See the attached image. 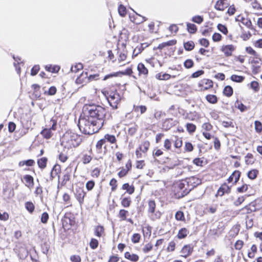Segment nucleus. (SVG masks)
Listing matches in <instances>:
<instances>
[{
  "label": "nucleus",
  "instance_id": "bf43d9fd",
  "mask_svg": "<svg viewBox=\"0 0 262 262\" xmlns=\"http://www.w3.org/2000/svg\"><path fill=\"white\" fill-rule=\"evenodd\" d=\"M245 198L244 196L238 197V199L234 201V205L236 206H238L242 204L245 201Z\"/></svg>",
  "mask_w": 262,
  "mask_h": 262
},
{
  "label": "nucleus",
  "instance_id": "7ed1b4c3",
  "mask_svg": "<svg viewBox=\"0 0 262 262\" xmlns=\"http://www.w3.org/2000/svg\"><path fill=\"white\" fill-rule=\"evenodd\" d=\"M82 141L81 137L77 134L71 131L66 132L63 135L61 144L68 148L78 146Z\"/></svg>",
  "mask_w": 262,
  "mask_h": 262
},
{
  "label": "nucleus",
  "instance_id": "603ef678",
  "mask_svg": "<svg viewBox=\"0 0 262 262\" xmlns=\"http://www.w3.org/2000/svg\"><path fill=\"white\" fill-rule=\"evenodd\" d=\"M70 174L68 172H66L63 176V180L62 181V185H65L68 181L70 180Z\"/></svg>",
  "mask_w": 262,
  "mask_h": 262
},
{
  "label": "nucleus",
  "instance_id": "473e14b6",
  "mask_svg": "<svg viewBox=\"0 0 262 262\" xmlns=\"http://www.w3.org/2000/svg\"><path fill=\"white\" fill-rule=\"evenodd\" d=\"M47 162V159L43 157L38 160L37 164L40 168H44L46 167Z\"/></svg>",
  "mask_w": 262,
  "mask_h": 262
},
{
  "label": "nucleus",
  "instance_id": "58836bf2",
  "mask_svg": "<svg viewBox=\"0 0 262 262\" xmlns=\"http://www.w3.org/2000/svg\"><path fill=\"white\" fill-rule=\"evenodd\" d=\"M187 130L189 133H193L195 132L196 129V126L194 124L192 123H187L186 125Z\"/></svg>",
  "mask_w": 262,
  "mask_h": 262
},
{
  "label": "nucleus",
  "instance_id": "37998d69",
  "mask_svg": "<svg viewBox=\"0 0 262 262\" xmlns=\"http://www.w3.org/2000/svg\"><path fill=\"white\" fill-rule=\"evenodd\" d=\"M134 110L135 112L140 111L141 114H142L146 111L147 108L144 105H140L134 106Z\"/></svg>",
  "mask_w": 262,
  "mask_h": 262
},
{
  "label": "nucleus",
  "instance_id": "0eeeda50",
  "mask_svg": "<svg viewBox=\"0 0 262 262\" xmlns=\"http://www.w3.org/2000/svg\"><path fill=\"white\" fill-rule=\"evenodd\" d=\"M74 194L79 204L80 205L83 204L84 202V198L86 195V192L84 191L83 189L80 187H77L75 189Z\"/></svg>",
  "mask_w": 262,
  "mask_h": 262
},
{
  "label": "nucleus",
  "instance_id": "338daca9",
  "mask_svg": "<svg viewBox=\"0 0 262 262\" xmlns=\"http://www.w3.org/2000/svg\"><path fill=\"white\" fill-rule=\"evenodd\" d=\"M203 162V160L199 158H195L193 160V163L196 166H202Z\"/></svg>",
  "mask_w": 262,
  "mask_h": 262
},
{
  "label": "nucleus",
  "instance_id": "ddd939ff",
  "mask_svg": "<svg viewBox=\"0 0 262 262\" xmlns=\"http://www.w3.org/2000/svg\"><path fill=\"white\" fill-rule=\"evenodd\" d=\"M177 121L172 118H168L165 120L163 123V127L165 130H168L172 126L176 125Z\"/></svg>",
  "mask_w": 262,
  "mask_h": 262
},
{
  "label": "nucleus",
  "instance_id": "a19ab883",
  "mask_svg": "<svg viewBox=\"0 0 262 262\" xmlns=\"http://www.w3.org/2000/svg\"><path fill=\"white\" fill-rule=\"evenodd\" d=\"M176 219L178 221H183L185 220L184 215L183 212L177 211L175 215Z\"/></svg>",
  "mask_w": 262,
  "mask_h": 262
},
{
  "label": "nucleus",
  "instance_id": "13d9d810",
  "mask_svg": "<svg viewBox=\"0 0 262 262\" xmlns=\"http://www.w3.org/2000/svg\"><path fill=\"white\" fill-rule=\"evenodd\" d=\"M92 158L91 156L84 155L82 158V162L84 164H88L92 160Z\"/></svg>",
  "mask_w": 262,
  "mask_h": 262
},
{
  "label": "nucleus",
  "instance_id": "412c9836",
  "mask_svg": "<svg viewBox=\"0 0 262 262\" xmlns=\"http://www.w3.org/2000/svg\"><path fill=\"white\" fill-rule=\"evenodd\" d=\"M125 257L130 260L132 261L136 262L139 259V256L135 254H131L129 252H126L124 254Z\"/></svg>",
  "mask_w": 262,
  "mask_h": 262
},
{
  "label": "nucleus",
  "instance_id": "4468645a",
  "mask_svg": "<svg viewBox=\"0 0 262 262\" xmlns=\"http://www.w3.org/2000/svg\"><path fill=\"white\" fill-rule=\"evenodd\" d=\"M40 134L42 136L47 139H50L53 135L52 130L50 129L48 127H46L42 130L40 132Z\"/></svg>",
  "mask_w": 262,
  "mask_h": 262
},
{
  "label": "nucleus",
  "instance_id": "f257e3e1",
  "mask_svg": "<svg viewBox=\"0 0 262 262\" xmlns=\"http://www.w3.org/2000/svg\"><path fill=\"white\" fill-rule=\"evenodd\" d=\"M82 112L84 116L95 121L97 124L100 123L101 127L103 126L106 115V110L104 107L94 104H86L83 106Z\"/></svg>",
  "mask_w": 262,
  "mask_h": 262
},
{
  "label": "nucleus",
  "instance_id": "dca6fc26",
  "mask_svg": "<svg viewBox=\"0 0 262 262\" xmlns=\"http://www.w3.org/2000/svg\"><path fill=\"white\" fill-rule=\"evenodd\" d=\"M60 170V166L59 165L56 164L55 165L51 172H50V180H52L53 178H54L59 172Z\"/></svg>",
  "mask_w": 262,
  "mask_h": 262
},
{
  "label": "nucleus",
  "instance_id": "2f4dec72",
  "mask_svg": "<svg viewBox=\"0 0 262 262\" xmlns=\"http://www.w3.org/2000/svg\"><path fill=\"white\" fill-rule=\"evenodd\" d=\"M103 139H105V141L107 140L108 142L112 144L115 143L116 142L115 136L110 134L105 135Z\"/></svg>",
  "mask_w": 262,
  "mask_h": 262
},
{
  "label": "nucleus",
  "instance_id": "9b49d317",
  "mask_svg": "<svg viewBox=\"0 0 262 262\" xmlns=\"http://www.w3.org/2000/svg\"><path fill=\"white\" fill-rule=\"evenodd\" d=\"M192 252L193 247L191 245H185L181 251V255L185 258L191 255Z\"/></svg>",
  "mask_w": 262,
  "mask_h": 262
},
{
  "label": "nucleus",
  "instance_id": "1a4fd4ad",
  "mask_svg": "<svg viewBox=\"0 0 262 262\" xmlns=\"http://www.w3.org/2000/svg\"><path fill=\"white\" fill-rule=\"evenodd\" d=\"M236 48L232 45H228L223 46L221 48V51L224 53V55L227 56H231L232 52L235 51Z\"/></svg>",
  "mask_w": 262,
  "mask_h": 262
},
{
  "label": "nucleus",
  "instance_id": "680f3d73",
  "mask_svg": "<svg viewBox=\"0 0 262 262\" xmlns=\"http://www.w3.org/2000/svg\"><path fill=\"white\" fill-rule=\"evenodd\" d=\"M95 186V182L94 181L91 180L88 181L86 183V188L88 189V190L90 191L92 190V189L94 188Z\"/></svg>",
  "mask_w": 262,
  "mask_h": 262
},
{
  "label": "nucleus",
  "instance_id": "f3484780",
  "mask_svg": "<svg viewBox=\"0 0 262 262\" xmlns=\"http://www.w3.org/2000/svg\"><path fill=\"white\" fill-rule=\"evenodd\" d=\"M24 179L25 181L26 184V186L28 187H31L33 186L34 184L33 178L30 175H25L24 177Z\"/></svg>",
  "mask_w": 262,
  "mask_h": 262
},
{
  "label": "nucleus",
  "instance_id": "aec40b11",
  "mask_svg": "<svg viewBox=\"0 0 262 262\" xmlns=\"http://www.w3.org/2000/svg\"><path fill=\"white\" fill-rule=\"evenodd\" d=\"M176 43H177V41L175 40H169L168 41H167L165 42H163L161 44H159L157 47V49L162 50L165 47L171 46L174 45Z\"/></svg>",
  "mask_w": 262,
  "mask_h": 262
},
{
  "label": "nucleus",
  "instance_id": "9d476101",
  "mask_svg": "<svg viewBox=\"0 0 262 262\" xmlns=\"http://www.w3.org/2000/svg\"><path fill=\"white\" fill-rule=\"evenodd\" d=\"M231 191V187L224 183L221 185L217 190L216 196L220 195L222 196L225 193H229Z\"/></svg>",
  "mask_w": 262,
  "mask_h": 262
},
{
  "label": "nucleus",
  "instance_id": "f03ea898",
  "mask_svg": "<svg viewBox=\"0 0 262 262\" xmlns=\"http://www.w3.org/2000/svg\"><path fill=\"white\" fill-rule=\"evenodd\" d=\"M78 126L80 130L86 135H93L101 128L100 123L97 124L95 121L85 116L80 118Z\"/></svg>",
  "mask_w": 262,
  "mask_h": 262
},
{
  "label": "nucleus",
  "instance_id": "e2e57ef3",
  "mask_svg": "<svg viewBox=\"0 0 262 262\" xmlns=\"http://www.w3.org/2000/svg\"><path fill=\"white\" fill-rule=\"evenodd\" d=\"M49 219V214L47 212H43L41 217V222L42 223H47Z\"/></svg>",
  "mask_w": 262,
  "mask_h": 262
},
{
  "label": "nucleus",
  "instance_id": "bb28decb",
  "mask_svg": "<svg viewBox=\"0 0 262 262\" xmlns=\"http://www.w3.org/2000/svg\"><path fill=\"white\" fill-rule=\"evenodd\" d=\"M206 99L208 102L212 104H215L217 102V98L214 95H207Z\"/></svg>",
  "mask_w": 262,
  "mask_h": 262
},
{
  "label": "nucleus",
  "instance_id": "0e129e2a",
  "mask_svg": "<svg viewBox=\"0 0 262 262\" xmlns=\"http://www.w3.org/2000/svg\"><path fill=\"white\" fill-rule=\"evenodd\" d=\"M241 211H242V214H249L252 212V209H250V207L248 206H246L245 207L243 208L241 210Z\"/></svg>",
  "mask_w": 262,
  "mask_h": 262
},
{
  "label": "nucleus",
  "instance_id": "8fccbe9b",
  "mask_svg": "<svg viewBox=\"0 0 262 262\" xmlns=\"http://www.w3.org/2000/svg\"><path fill=\"white\" fill-rule=\"evenodd\" d=\"M217 29L224 34H227L228 33L227 28L222 24H219L217 25Z\"/></svg>",
  "mask_w": 262,
  "mask_h": 262
},
{
  "label": "nucleus",
  "instance_id": "c03bdc74",
  "mask_svg": "<svg viewBox=\"0 0 262 262\" xmlns=\"http://www.w3.org/2000/svg\"><path fill=\"white\" fill-rule=\"evenodd\" d=\"M250 87L256 92H258L259 90V84L255 81H253L251 82Z\"/></svg>",
  "mask_w": 262,
  "mask_h": 262
},
{
  "label": "nucleus",
  "instance_id": "6e6d98bb",
  "mask_svg": "<svg viewBox=\"0 0 262 262\" xmlns=\"http://www.w3.org/2000/svg\"><path fill=\"white\" fill-rule=\"evenodd\" d=\"M176 246V243L174 241H171L167 248V250L168 252H172L174 250Z\"/></svg>",
  "mask_w": 262,
  "mask_h": 262
},
{
  "label": "nucleus",
  "instance_id": "c9c22d12",
  "mask_svg": "<svg viewBox=\"0 0 262 262\" xmlns=\"http://www.w3.org/2000/svg\"><path fill=\"white\" fill-rule=\"evenodd\" d=\"M149 146V143L148 141L144 142L139 147L140 151L146 152Z\"/></svg>",
  "mask_w": 262,
  "mask_h": 262
},
{
  "label": "nucleus",
  "instance_id": "5701e85b",
  "mask_svg": "<svg viewBox=\"0 0 262 262\" xmlns=\"http://www.w3.org/2000/svg\"><path fill=\"white\" fill-rule=\"evenodd\" d=\"M122 189L126 190V192L131 194L134 192L135 188L133 185H129L128 183H125L122 185Z\"/></svg>",
  "mask_w": 262,
  "mask_h": 262
},
{
  "label": "nucleus",
  "instance_id": "20e7f679",
  "mask_svg": "<svg viewBox=\"0 0 262 262\" xmlns=\"http://www.w3.org/2000/svg\"><path fill=\"white\" fill-rule=\"evenodd\" d=\"M108 94L107 100L110 105L113 108H117V105L121 100L120 95L116 91H111Z\"/></svg>",
  "mask_w": 262,
  "mask_h": 262
},
{
  "label": "nucleus",
  "instance_id": "774afa93",
  "mask_svg": "<svg viewBox=\"0 0 262 262\" xmlns=\"http://www.w3.org/2000/svg\"><path fill=\"white\" fill-rule=\"evenodd\" d=\"M70 259L72 262H80L81 258L80 256L78 255H72L70 257Z\"/></svg>",
  "mask_w": 262,
  "mask_h": 262
},
{
  "label": "nucleus",
  "instance_id": "69168bd1",
  "mask_svg": "<svg viewBox=\"0 0 262 262\" xmlns=\"http://www.w3.org/2000/svg\"><path fill=\"white\" fill-rule=\"evenodd\" d=\"M110 185L112 186V191H115L117 186V180L115 179H112L110 182Z\"/></svg>",
  "mask_w": 262,
  "mask_h": 262
},
{
  "label": "nucleus",
  "instance_id": "09e8293b",
  "mask_svg": "<svg viewBox=\"0 0 262 262\" xmlns=\"http://www.w3.org/2000/svg\"><path fill=\"white\" fill-rule=\"evenodd\" d=\"M83 66L81 63H79L76 65H75L74 67H72L71 68V70L72 72L76 73L79 70L82 69Z\"/></svg>",
  "mask_w": 262,
  "mask_h": 262
},
{
  "label": "nucleus",
  "instance_id": "e433bc0d",
  "mask_svg": "<svg viewBox=\"0 0 262 262\" xmlns=\"http://www.w3.org/2000/svg\"><path fill=\"white\" fill-rule=\"evenodd\" d=\"M34 160H31V159H29V160H26V161H20L19 163V165L20 166H23L25 165H26L27 166H32L34 164Z\"/></svg>",
  "mask_w": 262,
  "mask_h": 262
},
{
  "label": "nucleus",
  "instance_id": "7c9ffc66",
  "mask_svg": "<svg viewBox=\"0 0 262 262\" xmlns=\"http://www.w3.org/2000/svg\"><path fill=\"white\" fill-rule=\"evenodd\" d=\"M258 173V171L257 170L252 169L248 172L247 176L249 179L254 180L257 177Z\"/></svg>",
  "mask_w": 262,
  "mask_h": 262
},
{
  "label": "nucleus",
  "instance_id": "3c124183",
  "mask_svg": "<svg viewBox=\"0 0 262 262\" xmlns=\"http://www.w3.org/2000/svg\"><path fill=\"white\" fill-rule=\"evenodd\" d=\"M90 247L93 249H95L98 246V242L96 239L92 238L90 243Z\"/></svg>",
  "mask_w": 262,
  "mask_h": 262
},
{
  "label": "nucleus",
  "instance_id": "b1692460",
  "mask_svg": "<svg viewBox=\"0 0 262 262\" xmlns=\"http://www.w3.org/2000/svg\"><path fill=\"white\" fill-rule=\"evenodd\" d=\"M186 25L187 31L190 33L194 34L196 32L197 27L194 24L187 23Z\"/></svg>",
  "mask_w": 262,
  "mask_h": 262
},
{
  "label": "nucleus",
  "instance_id": "6ab92c4d",
  "mask_svg": "<svg viewBox=\"0 0 262 262\" xmlns=\"http://www.w3.org/2000/svg\"><path fill=\"white\" fill-rule=\"evenodd\" d=\"M138 71H139V74H143L146 76L148 74V70L145 67L144 64L142 63L138 64L137 67Z\"/></svg>",
  "mask_w": 262,
  "mask_h": 262
},
{
  "label": "nucleus",
  "instance_id": "79ce46f5",
  "mask_svg": "<svg viewBox=\"0 0 262 262\" xmlns=\"http://www.w3.org/2000/svg\"><path fill=\"white\" fill-rule=\"evenodd\" d=\"M255 129L257 133H260L262 131V124L259 121H255L254 122Z\"/></svg>",
  "mask_w": 262,
  "mask_h": 262
},
{
  "label": "nucleus",
  "instance_id": "4be33fe9",
  "mask_svg": "<svg viewBox=\"0 0 262 262\" xmlns=\"http://www.w3.org/2000/svg\"><path fill=\"white\" fill-rule=\"evenodd\" d=\"M104 228L103 226L98 225L95 227L94 232L95 235L98 237H101L104 233Z\"/></svg>",
  "mask_w": 262,
  "mask_h": 262
},
{
  "label": "nucleus",
  "instance_id": "052dcab7",
  "mask_svg": "<svg viewBox=\"0 0 262 262\" xmlns=\"http://www.w3.org/2000/svg\"><path fill=\"white\" fill-rule=\"evenodd\" d=\"M222 124L224 127L226 128L229 127H234L233 123L231 121H223Z\"/></svg>",
  "mask_w": 262,
  "mask_h": 262
},
{
  "label": "nucleus",
  "instance_id": "4d7b16f0",
  "mask_svg": "<svg viewBox=\"0 0 262 262\" xmlns=\"http://www.w3.org/2000/svg\"><path fill=\"white\" fill-rule=\"evenodd\" d=\"M248 188V185L247 184H244L241 187L237 188V191L239 193H243L247 191Z\"/></svg>",
  "mask_w": 262,
  "mask_h": 262
},
{
  "label": "nucleus",
  "instance_id": "f8f14e48",
  "mask_svg": "<svg viewBox=\"0 0 262 262\" xmlns=\"http://www.w3.org/2000/svg\"><path fill=\"white\" fill-rule=\"evenodd\" d=\"M241 173V172L238 170L233 171L232 174L227 179L228 182L231 183L234 181V184H236L239 179Z\"/></svg>",
  "mask_w": 262,
  "mask_h": 262
},
{
  "label": "nucleus",
  "instance_id": "cd10ccee",
  "mask_svg": "<svg viewBox=\"0 0 262 262\" xmlns=\"http://www.w3.org/2000/svg\"><path fill=\"white\" fill-rule=\"evenodd\" d=\"M223 93L227 97L231 96L233 94L232 88L229 85L225 86L223 91Z\"/></svg>",
  "mask_w": 262,
  "mask_h": 262
},
{
  "label": "nucleus",
  "instance_id": "2eb2a0df",
  "mask_svg": "<svg viewBox=\"0 0 262 262\" xmlns=\"http://www.w3.org/2000/svg\"><path fill=\"white\" fill-rule=\"evenodd\" d=\"M236 21H241L243 25L250 28L252 26L251 21L248 18H245L240 15L238 16L237 18H236Z\"/></svg>",
  "mask_w": 262,
  "mask_h": 262
},
{
  "label": "nucleus",
  "instance_id": "a18cd8bd",
  "mask_svg": "<svg viewBox=\"0 0 262 262\" xmlns=\"http://www.w3.org/2000/svg\"><path fill=\"white\" fill-rule=\"evenodd\" d=\"M118 12L121 16H124L126 14V8L123 5H120L118 8Z\"/></svg>",
  "mask_w": 262,
  "mask_h": 262
},
{
  "label": "nucleus",
  "instance_id": "423d86ee",
  "mask_svg": "<svg viewBox=\"0 0 262 262\" xmlns=\"http://www.w3.org/2000/svg\"><path fill=\"white\" fill-rule=\"evenodd\" d=\"M185 181L189 187L185 191L186 193H189L192 189L201 183V180L195 177L187 178Z\"/></svg>",
  "mask_w": 262,
  "mask_h": 262
},
{
  "label": "nucleus",
  "instance_id": "f704fd0d",
  "mask_svg": "<svg viewBox=\"0 0 262 262\" xmlns=\"http://www.w3.org/2000/svg\"><path fill=\"white\" fill-rule=\"evenodd\" d=\"M148 212L153 213L155 211L156 204L154 201H149L148 202Z\"/></svg>",
  "mask_w": 262,
  "mask_h": 262
},
{
  "label": "nucleus",
  "instance_id": "c756f323",
  "mask_svg": "<svg viewBox=\"0 0 262 262\" xmlns=\"http://www.w3.org/2000/svg\"><path fill=\"white\" fill-rule=\"evenodd\" d=\"M57 121L54 119H52L49 122V125H46V127H48L50 129H51L52 131L56 130L57 129Z\"/></svg>",
  "mask_w": 262,
  "mask_h": 262
},
{
  "label": "nucleus",
  "instance_id": "a878e982",
  "mask_svg": "<svg viewBox=\"0 0 262 262\" xmlns=\"http://www.w3.org/2000/svg\"><path fill=\"white\" fill-rule=\"evenodd\" d=\"M184 48L186 51H191L194 48V43L192 41H188L184 42Z\"/></svg>",
  "mask_w": 262,
  "mask_h": 262
},
{
  "label": "nucleus",
  "instance_id": "6e6552de",
  "mask_svg": "<svg viewBox=\"0 0 262 262\" xmlns=\"http://www.w3.org/2000/svg\"><path fill=\"white\" fill-rule=\"evenodd\" d=\"M198 86L200 91H204L213 86V82L211 80L204 79L200 81Z\"/></svg>",
  "mask_w": 262,
  "mask_h": 262
},
{
  "label": "nucleus",
  "instance_id": "de8ad7c7",
  "mask_svg": "<svg viewBox=\"0 0 262 262\" xmlns=\"http://www.w3.org/2000/svg\"><path fill=\"white\" fill-rule=\"evenodd\" d=\"M194 65L193 61L191 59H187L184 63V66L186 69H190Z\"/></svg>",
  "mask_w": 262,
  "mask_h": 262
},
{
  "label": "nucleus",
  "instance_id": "4c0bfd02",
  "mask_svg": "<svg viewBox=\"0 0 262 262\" xmlns=\"http://www.w3.org/2000/svg\"><path fill=\"white\" fill-rule=\"evenodd\" d=\"M130 203L131 200L129 198H124L121 201V205L124 207H128Z\"/></svg>",
  "mask_w": 262,
  "mask_h": 262
},
{
  "label": "nucleus",
  "instance_id": "72a5a7b5",
  "mask_svg": "<svg viewBox=\"0 0 262 262\" xmlns=\"http://www.w3.org/2000/svg\"><path fill=\"white\" fill-rule=\"evenodd\" d=\"M230 79L232 81L236 82H242L245 79L244 77L242 76H238L236 75H232Z\"/></svg>",
  "mask_w": 262,
  "mask_h": 262
},
{
  "label": "nucleus",
  "instance_id": "c85d7f7f",
  "mask_svg": "<svg viewBox=\"0 0 262 262\" xmlns=\"http://www.w3.org/2000/svg\"><path fill=\"white\" fill-rule=\"evenodd\" d=\"M26 209L31 213H32L35 208L34 205L31 202H27L25 204Z\"/></svg>",
  "mask_w": 262,
  "mask_h": 262
},
{
  "label": "nucleus",
  "instance_id": "864d4df0",
  "mask_svg": "<svg viewBox=\"0 0 262 262\" xmlns=\"http://www.w3.org/2000/svg\"><path fill=\"white\" fill-rule=\"evenodd\" d=\"M141 236L138 233H134L132 238V241L134 243H138L139 242Z\"/></svg>",
  "mask_w": 262,
  "mask_h": 262
},
{
  "label": "nucleus",
  "instance_id": "5fc2aeb1",
  "mask_svg": "<svg viewBox=\"0 0 262 262\" xmlns=\"http://www.w3.org/2000/svg\"><path fill=\"white\" fill-rule=\"evenodd\" d=\"M128 213L127 210L124 209H121L119 213V217L121 218L122 220H125L126 219V214Z\"/></svg>",
  "mask_w": 262,
  "mask_h": 262
},
{
  "label": "nucleus",
  "instance_id": "39448f33",
  "mask_svg": "<svg viewBox=\"0 0 262 262\" xmlns=\"http://www.w3.org/2000/svg\"><path fill=\"white\" fill-rule=\"evenodd\" d=\"M174 187V191L179 193V196L183 197L188 193L185 192L188 187H189L185 180L177 183Z\"/></svg>",
  "mask_w": 262,
  "mask_h": 262
},
{
  "label": "nucleus",
  "instance_id": "49530a36",
  "mask_svg": "<svg viewBox=\"0 0 262 262\" xmlns=\"http://www.w3.org/2000/svg\"><path fill=\"white\" fill-rule=\"evenodd\" d=\"M253 158V155L252 154L248 153L247 154V155L245 156V163L246 164H252L253 163V161L251 160V159Z\"/></svg>",
  "mask_w": 262,
  "mask_h": 262
},
{
  "label": "nucleus",
  "instance_id": "393cba45",
  "mask_svg": "<svg viewBox=\"0 0 262 262\" xmlns=\"http://www.w3.org/2000/svg\"><path fill=\"white\" fill-rule=\"evenodd\" d=\"M105 143V139H100L99 140L96 145V150L98 153L101 154L102 152V146Z\"/></svg>",
  "mask_w": 262,
  "mask_h": 262
},
{
  "label": "nucleus",
  "instance_id": "ea45409f",
  "mask_svg": "<svg viewBox=\"0 0 262 262\" xmlns=\"http://www.w3.org/2000/svg\"><path fill=\"white\" fill-rule=\"evenodd\" d=\"M203 17L200 15H196L193 16L191 20L198 24H201L203 21Z\"/></svg>",
  "mask_w": 262,
  "mask_h": 262
},
{
  "label": "nucleus",
  "instance_id": "a211bd4d",
  "mask_svg": "<svg viewBox=\"0 0 262 262\" xmlns=\"http://www.w3.org/2000/svg\"><path fill=\"white\" fill-rule=\"evenodd\" d=\"M189 233V231L185 228H181L178 232L177 237L179 239L185 238Z\"/></svg>",
  "mask_w": 262,
  "mask_h": 262
}]
</instances>
